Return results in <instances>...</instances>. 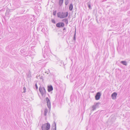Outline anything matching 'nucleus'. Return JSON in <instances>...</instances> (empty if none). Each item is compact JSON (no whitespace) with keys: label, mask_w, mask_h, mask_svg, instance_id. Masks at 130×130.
<instances>
[{"label":"nucleus","mask_w":130,"mask_h":130,"mask_svg":"<svg viewBox=\"0 0 130 130\" xmlns=\"http://www.w3.org/2000/svg\"><path fill=\"white\" fill-rule=\"evenodd\" d=\"M68 15V12H59L57 13V16L58 18L60 19H63L67 17Z\"/></svg>","instance_id":"obj_1"},{"label":"nucleus","mask_w":130,"mask_h":130,"mask_svg":"<svg viewBox=\"0 0 130 130\" xmlns=\"http://www.w3.org/2000/svg\"><path fill=\"white\" fill-rule=\"evenodd\" d=\"M39 91L42 96H45L46 91L45 88L40 86L39 88Z\"/></svg>","instance_id":"obj_2"},{"label":"nucleus","mask_w":130,"mask_h":130,"mask_svg":"<svg viewBox=\"0 0 130 130\" xmlns=\"http://www.w3.org/2000/svg\"><path fill=\"white\" fill-rule=\"evenodd\" d=\"M50 128V125L48 123H45L43 124L42 126V130H48Z\"/></svg>","instance_id":"obj_3"},{"label":"nucleus","mask_w":130,"mask_h":130,"mask_svg":"<svg viewBox=\"0 0 130 130\" xmlns=\"http://www.w3.org/2000/svg\"><path fill=\"white\" fill-rule=\"evenodd\" d=\"M14 10L12 9H7L6 12V15L9 17L12 14Z\"/></svg>","instance_id":"obj_4"},{"label":"nucleus","mask_w":130,"mask_h":130,"mask_svg":"<svg viewBox=\"0 0 130 130\" xmlns=\"http://www.w3.org/2000/svg\"><path fill=\"white\" fill-rule=\"evenodd\" d=\"M64 26V24L63 22H58L56 24V27L59 28H61L63 27Z\"/></svg>","instance_id":"obj_5"},{"label":"nucleus","mask_w":130,"mask_h":130,"mask_svg":"<svg viewBox=\"0 0 130 130\" xmlns=\"http://www.w3.org/2000/svg\"><path fill=\"white\" fill-rule=\"evenodd\" d=\"M101 104L100 102H98L96 103H94V105L92 106L93 110H95L96 108H98L99 107V105Z\"/></svg>","instance_id":"obj_6"},{"label":"nucleus","mask_w":130,"mask_h":130,"mask_svg":"<svg viewBox=\"0 0 130 130\" xmlns=\"http://www.w3.org/2000/svg\"><path fill=\"white\" fill-rule=\"evenodd\" d=\"M46 101L47 107L50 110L51 108V104L50 100L47 97L46 98Z\"/></svg>","instance_id":"obj_7"},{"label":"nucleus","mask_w":130,"mask_h":130,"mask_svg":"<svg viewBox=\"0 0 130 130\" xmlns=\"http://www.w3.org/2000/svg\"><path fill=\"white\" fill-rule=\"evenodd\" d=\"M101 95V93L100 92H98L95 96V99L97 100H99L100 98Z\"/></svg>","instance_id":"obj_8"},{"label":"nucleus","mask_w":130,"mask_h":130,"mask_svg":"<svg viewBox=\"0 0 130 130\" xmlns=\"http://www.w3.org/2000/svg\"><path fill=\"white\" fill-rule=\"evenodd\" d=\"M117 93L116 92H114L111 95V98L113 100H115L116 99L117 95Z\"/></svg>","instance_id":"obj_9"},{"label":"nucleus","mask_w":130,"mask_h":130,"mask_svg":"<svg viewBox=\"0 0 130 130\" xmlns=\"http://www.w3.org/2000/svg\"><path fill=\"white\" fill-rule=\"evenodd\" d=\"M47 90L49 92H50L52 91L53 90V88L51 85H48L47 86Z\"/></svg>","instance_id":"obj_10"},{"label":"nucleus","mask_w":130,"mask_h":130,"mask_svg":"<svg viewBox=\"0 0 130 130\" xmlns=\"http://www.w3.org/2000/svg\"><path fill=\"white\" fill-rule=\"evenodd\" d=\"M52 127L53 129V130H56V124L55 121L53 122V123L52 125Z\"/></svg>","instance_id":"obj_11"},{"label":"nucleus","mask_w":130,"mask_h":130,"mask_svg":"<svg viewBox=\"0 0 130 130\" xmlns=\"http://www.w3.org/2000/svg\"><path fill=\"white\" fill-rule=\"evenodd\" d=\"M88 7L90 9H92V7L91 6V3L90 1H89L87 3Z\"/></svg>","instance_id":"obj_12"},{"label":"nucleus","mask_w":130,"mask_h":130,"mask_svg":"<svg viewBox=\"0 0 130 130\" xmlns=\"http://www.w3.org/2000/svg\"><path fill=\"white\" fill-rule=\"evenodd\" d=\"M120 63L125 66H127V62L125 60L121 61L120 62Z\"/></svg>","instance_id":"obj_13"},{"label":"nucleus","mask_w":130,"mask_h":130,"mask_svg":"<svg viewBox=\"0 0 130 130\" xmlns=\"http://www.w3.org/2000/svg\"><path fill=\"white\" fill-rule=\"evenodd\" d=\"M62 21L63 22H64L65 23L67 24V25L68 24V19L67 18H65L63 19Z\"/></svg>","instance_id":"obj_14"},{"label":"nucleus","mask_w":130,"mask_h":130,"mask_svg":"<svg viewBox=\"0 0 130 130\" xmlns=\"http://www.w3.org/2000/svg\"><path fill=\"white\" fill-rule=\"evenodd\" d=\"M73 9V5L72 3L69 6V10L70 11H72Z\"/></svg>","instance_id":"obj_15"},{"label":"nucleus","mask_w":130,"mask_h":130,"mask_svg":"<svg viewBox=\"0 0 130 130\" xmlns=\"http://www.w3.org/2000/svg\"><path fill=\"white\" fill-rule=\"evenodd\" d=\"M63 0H59V6H61L63 4Z\"/></svg>","instance_id":"obj_16"},{"label":"nucleus","mask_w":130,"mask_h":130,"mask_svg":"<svg viewBox=\"0 0 130 130\" xmlns=\"http://www.w3.org/2000/svg\"><path fill=\"white\" fill-rule=\"evenodd\" d=\"M48 112V109L47 108H45L44 111V116H46V114Z\"/></svg>","instance_id":"obj_17"},{"label":"nucleus","mask_w":130,"mask_h":130,"mask_svg":"<svg viewBox=\"0 0 130 130\" xmlns=\"http://www.w3.org/2000/svg\"><path fill=\"white\" fill-rule=\"evenodd\" d=\"M65 4L66 5H67L69 3V0H64Z\"/></svg>","instance_id":"obj_18"},{"label":"nucleus","mask_w":130,"mask_h":130,"mask_svg":"<svg viewBox=\"0 0 130 130\" xmlns=\"http://www.w3.org/2000/svg\"><path fill=\"white\" fill-rule=\"evenodd\" d=\"M76 30H75V32L74 34V35L73 36V40L74 41H76Z\"/></svg>","instance_id":"obj_19"},{"label":"nucleus","mask_w":130,"mask_h":130,"mask_svg":"<svg viewBox=\"0 0 130 130\" xmlns=\"http://www.w3.org/2000/svg\"><path fill=\"white\" fill-rule=\"evenodd\" d=\"M53 14L54 16H55L56 14L57 11L56 10H54L53 11Z\"/></svg>","instance_id":"obj_20"},{"label":"nucleus","mask_w":130,"mask_h":130,"mask_svg":"<svg viewBox=\"0 0 130 130\" xmlns=\"http://www.w3.org/2000/svg\"><path fill=\"white\" fill-rule=\"evenodd\" d=\"M51 22L52 23H53L54 24H55L56 23L55 21L53 19H51Z\"/></svg>","instance_id":"obj_21"},{"label":"nucleus","mask_w":130,"mask_h":130,"mask_svg":"<svg viewBox=\"0 0 130 130\" xmlns=\"http://www.w3.org/2000/svg\"><path fill=\"white\" fill-rule=\"evenodd\" d=\"M27 76L28 77H31V73H30V72L28 73V74L27 75Z\"/></svg>","instance_id":"obj_22"},{"label":"nucleus","mask_w":130,"mask_h":130,"mask_svg":"<svg viewBox=\"0 0 130 130\" xmlns=\"http://www.w3.org/2000/svg\"><path fill=\"white\" fill-rule=\"evenodd\" d=\"M22 9L20 12L22 14L25 11V10L23 8H22Z\"/></svg>","instance_id":"obj_23"},{"label":"nucleus","mask_w":130,"mask_h":130,"mask_svg":"<svg viewBox=\"0 0 130 130\" xmlns=\"http://www.w3.org/2000/svg\"><path fill=\"white\" fill-rule=\"evenodd\" d=\"M23 89L24 90V91L23 92V93H25L26 92V88L25 87H24L23 88Z\"/></svg>","instance_id":"obj_24"},{"label":"nucleus","mask_w":130,"mask_h":130,"mask_svg":"<svg viewBox=\"0 0 130 130\" xmlns=\"http://www.w3.org/2000/svg\"><path fill=\"white\" fill-rule=\"evenodd\" d=\"M39 77L41 79H42V81H43V77H42V76L41 75H39Z\"/></svg>","instance_id":"obj_25"},{"label":"nucleus","mask_w":130,"mask_h":130,"mask_svg":"<svg viewBox=\"0 0 130 130\" xmlns=\"http://www.w3.org/2000/svg\"><path fill=\"white\" fill-rule=\"evenodd\" d=\"M35 87L36 89L37 90L38 89V87L37 86V84L36 83V84H35Z\"/></svg>","instance_id":"obj_26"},{"label":"nucleus","mask_w":130,"mask_h":130,"mask_svg":"<svg viewBox=\"0 0 130 130\" xmlns=\"http://www.w3.org/2000/svg\"><path fill=\"white\" fill-rule=\"evenodd\" d=\"M63 30L64 31H65L64 30H66V28L65 27H64L63 29Z\"/></svg>","instance_id":"obj_27"},{"label":"nucleus","mask_w":130,"mask_h":130,"mask_svg":"<svg viewBox=\"0 0 130 130\" xmlns=\"http://www.w3.org/2000/svg\"><path fill=\"white\" fill-rule=\"evenodd\" d=\"M96 21L98 23H99L98 21V20L97 19H96Z\"/></svg>","instance_id":"obj_28"},{"label":"nucleus","mask_w":130,"mask_h":130,"mask_svg":"<svg viewBox=\"0 0 130 130\" xmlns=\"http://www.w3.org/2000/svg\"><path fill=\"white\" fill-rule=\"evenodd\" d=\"M43 56H44V57L45 58V55H44V54Z\"/></svg>","instance_id":"obj_29"},{"label":"nucleus","mask_w":130,"mask_h":130,"mask_svg":"<svg viewBox=\"0 0 130 130\" xmlns=\"http://www.w3.org/2000/svg\"><path fill=\"white\" fill-rule=\"evenodd\" d=\"M42 31H43V29H42Z\"/></svg>","instance_id":"obj_30"},{"label":"nucleus","mask_w":130,"mask_h":130,"mask_svg":"<svg viewBox=\"0 0 130 130\" xmlns=\"http://www.w3.org/2000/svg\"><path fill=\"white\" fill-rule=\"evenodd\" d=\"M42 31H43V29H42Z\"/></svg>","instance_id":"obj_31"},{"label":"nucleus","mask_w":130,"mask_h":130,"mask_svg":"<svg viewBox=\"0 0 130 130\" xmlns=\"http://www.w3.org/2000/svg\"><path fill=\"white\" fill-rule=\"evenodd\" d=\"M42 31H43V29H42Z\"/></svg>","instance_id":"obj_32"}]
</instances>
